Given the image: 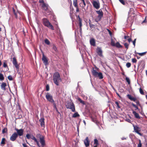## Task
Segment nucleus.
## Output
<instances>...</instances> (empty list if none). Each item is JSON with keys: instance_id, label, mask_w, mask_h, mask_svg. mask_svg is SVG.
Here are the masks:
<instances>
[{"instance_id": "obj_46", "label": "nucleus", "mask_w": 147, "mask_h": 147, "mask_svg": "<svg viewBox=\"0 0 147 147\" xmlns=\"http://www.w3.org/2000/svg\"><path fill=\"white\" fill-rule=\"evenodd\" d=\"M50 88L49 85L47 84L46 86V90L47 91H49V90Z\"/></svg>"}, {"instance_id": "obj_48", "label": "nucleus", "mask_w": 147, "mask_h": 147, "mask_svg": "<svg viewBox=\"0 0 147 147\" xmlns=\"http://www.w3.org/2000/svg\"><path fill=\"white\" fill-rule=\"evenodd\" d=\"M132 61L133 63H136L137 61V60L135 58H133L132 59Z\"/></svg>"}, {"instance_id": "obj_34", "label": "nucleus", "mask_w": 147, "mask_h": 147, "mask_svg": "<svg viewBox=\"0 0 147 147\" xmlns=\"http://www.w3.org/2000/svg\"><path fill=\"white\" fill-rule=\"evenodd\" d=\"M45 44L47 45H49L50 44L49 41L47 39H46L45 40Z\"/></svg>"}, {"instance_id": "obj_14", "label": "nucleus", "mask_w": 147, "mask_h": 147, "mask_svg": "<svg viewBox=\"0 0 147 147\" xmlns=\"http://www.w3.org/2000/svg\"><path fill=\"white\" fill-rule=\"evenodd\" d=\"M15 130L17 131V136H21L23 135L24 130L22 129H16Z\"/></svg>"}, {"instance_id": "obj_19", "label": "nucleus", "mask_w": 147, "mask_h": 147, "mask_svg": "<svg viewBox=\"0 0 147 147\" xmlns=\"http://www.w3.org/2000/svg\"><path fill=\"white\" fill-rule=\"evenodd\" d=\"M132 113L134 115L135 117L136 118L139 119H140V116L139 114L137 113L135 111H133L132 112Z\"/></svg>"}, {"instance_id": "obj_9", "label": "nucleus", "mask_w": 147, "mask_h": 147, "mask_svg": "<svg viewBox=\"0 0 147 147\" xmlns=\"http://www.w3.org/2000/svg\"><path fill=\"white\" fill-rule=\"evenodd\" d=\"M93 7L96 9H98L100 7V3L98 0L93 1L92 2Z\"/></svg>"}, {"instance_id": "obj_33", "label": "nucleus", "mask_w": 147, "mask_h": 147, "mask_svg": "<svg viewBox=\"0 0 147 147\" xmlns=\"http://www.w3.org/2000/svg\"><path fill=\"white\" fill-rule=\"evenodd\" d=\"M132 105L133 107H134L136 108V109H135V110H140L138 108V106L136 105L133 103L132 104Z\"/></svg>"}, {"instance_id": "obj_42", "label": "nucleus", "mask_w": 147, "mask_h": 147, "mask_svg": "<svg viewBox=\"0 0 147 147\" xmlns=\"http://www.w3.org/2000/svg\"><path fill=\"white\" fill-rule=\"evenodd\" d=\"M139 143L138 144L137 147H142V144L141 143V141L140 140H139Z\"/></svg>"}, {"instance_id": "obj_59", "label": "nucleus", "mask_w": 147, "mask_h": 147, "mask_svg": "<svg viewBox=\"0 0 147 147\" xmlns=\"http://www.w3.org/2000/svg\"><path fill=\"white\" fill-rule=\"evenodd\" d=\"M22 145L24 147H28L27 146L25 143L22 144Z\"/></svg>"}, {"instance_id": "obj_60", "label": "nucleus", "mask_w": 147, "mask_h": 147, "mask_svg": "<svg viewBox=\"0 0 147 147\" xmlns=\"http://www.w3.org/2000/svg\"><path fill=\"white\" fill-rule=\"evenodd\" d=\"M76 12H78L79 11V9L78 8V7H76Z\"/></svg>"}, {"instance_id": "obj_17", "label": "nucleus", "mask_w": 147, "mask_h": 147, "mask_svg": "<svg viewBox=\"0 0 147 147\" xmlns=\"http://www.w3.org/2000/svg\"><path fill=\"white\" fill-rule=\"evenodd\" d=\"M96 52L100 56H102V51L100 47H97L96 49Z\"/></svg>"}, {"instance_id": "obj_29", "label": "nucleus", "mask_w": 147, "mask_h": 147, "mask_svg": "<svg viewBox=\"0 0 147 147\" xmlns=\"http://www.w3.org/2000/svg\"><path fill=\"white\" fill-rule=\"evenodd\" d=\"M73 5L75 7H78L77 0H73Z\"/></svg>"}, {"instance_id": "obj_24", "label": "nucleus", "mask_w": 147, "mask_h": 147, "mask_svg": "<svg viewBox=\"0 0 147 147\" xmlns=\"http://www.w3.org/2000/svg\"><path fill=\"white\" fill-rule=\"evenodd\" d=\"M78 24L79 25V28L81 31L82 30V19H80V20H78Z\"/></svg>"}, {"instance_id": "obj_15", "label": "nucleus", "mask_w": 147, "mask_h": 147, "mask_svg": "<svg viewBox=\"0 0 147 147\" xmlns=\"http://www.w3.org/2000/svg\"><path fill=\"white\" fill-rule=\"evenodd\" d=\"M17 134L16 132H14L10 137V140L12 141H15L18 137Z\"/></svg>"}, {"instance_id": "obj_40", "label": "nucleus", "mask_w": 147, "mask_h": 147, "mask_svg": "<svg viewBox=\"0 0 147 147\" xmlns=\"http://www.w3.org/2000/svg\"><path fill=\"white\" fill-rule=\"evenodd\" d=\"M3 67H7L8 66L6 63V61L5 60L4 61V62L3 63Z\"/></svg>"}, {"instance_id": "obj_35", "label": "nucleus", "mask_w": 147, "mask_h": 147, "mask_svg": "<svg viewBox=\"0 0 147 147\" xmlns=\"http://www.w3.org/2000/svg\"><path fill=\"white\" fill-rule=\"evenodd\" d=\"M125 80L129 85L130 84V80L129 78L127 77H126L125 78Z\"/></svg>"}, {"instance_id": "obj_41", "label": "nucleus", "mask_w": 147, "mask_h": 147, "mask_svg": "<svg viewBox=\"0 0 147 147\" xmlns=\"http://www.w3.org/2000/svg\"><path fill=\"white\" fill-rule=\"evenodd\" d=\"M139 91L140 93L142 94V95H144V92L142 90V89L141 88H140L139 89Z\"/></svg>"}, {"instance_id": "obj_52", "label": "nucleus", "mask_w": 147, "mask_h": 147, "mask_svg": "<svg viewBox=\"0 0 147 147\" xmlns=\"http://www.w3.org/2000/svg\"><path fill=\"white\" fill-rule=\"evenodd\" d=\"M107 31L108 32L109 34L110 35H111L112 34V33L111 32L109 29H107Z\"/></svg>"}, {"instance_id": "obj_45", "label": "nucleus", "mask_w": 147, "mask_h": 147, "mask_svg": "<svg viewBox=\"0 0 147 147\" xmlns=\"http://www.w3.org/2000/svg\"><path fill=\"white\" fill-rule=\"evenodd\" d=\"M7 78L10 81L12 80H13V79L11 76H8Z\"/></svg>"}, {"instance_id": "obj_25", "label": "nucleus", "mask_w": 147, "mask_h": 147, "mask_svg": "<svg viewBox=\"0 0 147 147\" xmlns=\"http://www.w3.org/2000/svg\"><path fill=\"white\" fill-rule=\"evenodd\" d=\"M7 84L3 82L1 86V88L2 89L5 90V87L6 86Z\"/></svg>"}, {"instance_id": "obj_44", "label": "nucleus", "mask_w": 147, "mask_h": 147, "mask_svg": "<svg viewBox=\"0 0 147 147\" xmlns=\"http://www.w3.org/2000/svg\"><path fill=\"white\" fill-rule=\"evenodd\" d=\"M126 66L127 68H129L131 66V63H130L128 62L126 64Z\"/></svg>"}, {"instance_id": "obj_38", "label": "nucleus", "mask_w": 147, "mask_h": 147, "mask_svg": "<svg viewBox=\"0 0 147 147\" xmlns=\"http://www.w3.org/2000/svg\"><path fill=\"white\" fill-rule=\"evenodd\" d=\"M5 139L4 138H3L1 140V144H5Z\"/></svg>"}, {"instance_id": "obj_49", "label": "nucleus", "mask_w": 147, "mask_h": 147, "mask_svg": "<svg viewBox=\"0 0 147 147\" xmlns=\"http://www.w3.org/2000/svg\"><path fill=\"white\" fill-rule=\"evenodd\" d=\"M119 1L123 5H124L125 4V2L124 0H119Z\"/></svg>"}, {"instance_id": "obj_64", "label": "nucleus", "mask_w": 147, "mask_h": 147, "mask_svg": "<svg viewBox=\"0 0 147 147\" xmlns=\"http://www.w3.org/2000/svg\"><path fill=\"white\" fill-rule=\"evenodd\" d=\"M82 2L83 3L84 5V6H85L86 5V3H85V1H83Z\"/></svg>"}, {"instance_id": "obj_51", "label": "nucleus", "mask_w": 147, "mask_h": 147, "mask_svg": "<svg viewBox=\"0 0 147 147\" xmlns=\"http://www.w3.org/2000/svg\"><path fill=\"white\" fill-rule=\"evenodd\" d=\"M39 3H42V4L45 3H44V0H39Z\"/></svg>"}, {"instance_id": "obj_13", "label": "nucleus", "mask_w": 147, "mask_h": 147, "mask_svg": "<svg viewBox=\"0 0 147 147\" xmlns=\"http://www.w3.org/2000/svg\"><path fill=\"white\" fill-rule=\"evenodd\" d=\"M41 7L42 8V9L46 11H49V5L46 3L42 4L41 5Z\"/></svg>"}, {"instance_id": "obj_50", "label": "nucleus", "mask_w": 147, "mask_h": 147, "mask_svg": "<svg viewBox=\"0 0 147 147\" xmlns=\"http://www.w3.org/2000/svg\"><path fill=\"white\" fill-rule=\"evenodd\" d=\"M26 137L28 139H29L30 138V135L29 134H27L26 135Z\"/></svg>"}, {"instance_id": "obj_53", "label": "nucleus", "mask_w": 147, "mask_h": 147, "mask_svg": "<svg viewBox=\"0 0 147 147\" xmlns=\"http://www.w3.org/2000/svg\"><path fill=\"white\" fill-rule=\"evenodd\" d=\"M136 40V39H135L133 41V43L134 46H135V43Z\"/></svg>"}, {"instance_id": "obj_55", "label": "nucleus", "mask_w": 147, "mask_h": 147, "mask_svg": "<svg viewBox=\"0 0 147 147\" xmlns=\"http://www.w3.org/2000/svg\"><path fill=\"white\" fill-rule=\"evenodd\" d=\"M76 16L77 18V19L78 20H80V19H82L81 18H80L79 15H76Z\"/></svg>"}, {"instance_id": "obj_6", "label": "nucleus", "mask_w": 147, "mask_h": 147, "mask_svg": "<svg viewBox=\"0 0 147 147\" xmlns=\"http://www.w3.org/2000/svg\"><path fill=\"white\" fill-rule=\"evenodd\" d=\"M128 98L131 101H133L136 102L137 106H138L140 107H141V105L140 103L139 100H137L136 97H133L131 96V95L128 94L127 95Z\"/></svg>"}, {"instance_id": "obj_26", "label": "nucleus", "mask_w": 147, "mask_h": 147, "mask_svg": "<svg viewBox=\"0 0 147 147\" xmlns=\"http://www.w3.org/2000/svg\"><path fill=\"white\" fill-rule=\"evenodd\" d=\"M13 13L14 14V16H15L16 18V19L18 18V12L17 11H16L14 8H13Z\"/></svg>"}, {"instance_id": "obj_3", "label": "nucleus", "mask_w": 147, "mask_h": 147, "mask_svg": "<svg viewBox=\"0 0 147 147\" xmlns=\"http://www.w3.org/2000/svg\"><path fill=\"white\" fill-rule=\"evenodd\" d=\"M53 80L54 83L57 85H59V82L61 81L60 74L59 72H56L53 76Z\"/></svg>"}, {"instance_id": "obj_54", "label": "nucleus", "mask_w": 147, "mask_h": 147, "mask_svg": "<svg viewBox=\"0 0 147 147\" xmlns=\"http://www.w3.org/2000/svg\"><path fill=\"white\" fill-rule=\"evenodd\" d=\"M53 105L54 106V109H57V107L56 105V104L55 102H53Z\"/></svg>"}, {"instance_id": "obj_32", "label": "nucleus", "mask_w": 147, "mask_h": 147, "mask_svg": "<svg viewBox=\"0 0 147 147\" xmlns=\"http://www.w3.org/2000/svg\"><path fill=\"white\" fill-rule=\"evenodd\" d=\"M4 79V77L3 76V75L1 74L0 73V80L1 81H3Z\"/></svg>"}, {"instance_id": "obj_5", "label": "nucleus", "mask_w": 147, "mask_h": 147, "mask_svg": "<svg viewBox=\"0 0 147 147\" xmlns=\"http://www.w3.org/2000/svg\"><path fill=\"white\" fill-rule=\"evenodd\" d=\"M67 109L71 110L73 112L76 111L75 105L72 102H67L65 105Z\"/></svg>"}, {"instance_id": "obj_39", "label": "nucleus", "mask_w": 147, "mask_h": 147, "mask_svg": "<svg viewBox=\"0 0 147 147\" xmlns=\"http://www.w3.org/2000/svg\"><path fill=\"white\" fill-rule=\"evenodd\" d=\"M78 100L82 104H85V103L84 101L82 100V99L80 98H79L78 99Z\"/></svg>"}, {"instance_id": "obj_56", "label": "nucleus", "mask_w": 147, "mask_h": 147, "mask_svg": "<svg viewBox=\"0 0 147 147\" xmlns=\"http://www.w3.org/2000/svg\"><path fill=\"white\" fill-rule=\"evenodd\" d=\"M18 109L19 110L21 111V106H20V105L19 104H18Z\"/></svg>"}, {"instance_id": "obj_4", "label": "nucleus", "mask_w": 147, "mask_h": 147, "mask_svg": "<svg viewBox=\"0 0 147 147\" xmlns=\"http://www.w3.org/2000/svg\"><path fill=\"white\" fill-rule=\"evenodd\" d=\"M36 137L38 139H39L41 147H46L45 137L42 135L39 134L36 135Z\"/></svg>"}, {"instance_id": "obj_11", "label": "nucleus", "mask_w": 147, "mask_h": 147, "mask_svg": "<svg viewBox=\"0 0 147 147\" xmlns=\"http://www.w3.org/2000/svg\"><path fill=\"white\" fill-rule=\"evenodd\" d=\"M42 61H43V63L45 65H47L48 63V60L47 59L46 57L45 56L44 53L42 51Z\"/></svg>"}, {"instance_id": "obj_20", "label": "nucleus", "mask_w": 147, "mask_h": 147, "mask_svg": "<svg viewBox=\"0 0 147 147\" xmlns=\"http://www.w3.org/2000/svg\"><path fill=\"white\" fill-rule=\"evenodd\" d=\"M90 45L93 46H95L96 45L95 41L94 38H92L90 40Z\"/></svg>"}, {"instance_id": "obj_61", "label": "nucleus", "mask_w": 147, "mask_h": 147, "mask_svg": "<svg viewBox=\"0 0 147 147\" xmlns=\"http://www.w3.org/2000/svg\"><path fill=\"white\" fill-rule=\"evenodd\" d=\"M124 38L125 39H127L128 38H129V36H124Z\"/></svg>"}, {"instance_id": "obj_10", "label": "nucleus", "mask_w": 147, "mask_h": 147, "mask_svg": "<svg viewBox=\"0 0 147 147\" xmlns=\"http://www.w3.org/2000/svg\"><path fill=\"white\" fill-rule=\"evenodd\" d=\"M134 130L135 132L139 135L141 136H142V134L140 132V128L138 125H133Z\"/></svg>"}, {"instance_id": "obj_37", "label": "nucleus", "mask_w": 147, "mask_h": 147, "mask_svg": "<svg viewBox=\"0 0 147 147\" xmlns=\"http://www.w3.org/2000/svg\"><path fill=\"white\" fill-rule=\"evenodd\" d=\"M115 42L113 40V39H111V44L113 47H114L115 46Z\"/></svg>"}, {"instance_id": "obj_23", "label": "nucleus", "mask_w": 147, "mask_h": 147, "mask_svg": "<svg viewBox=\"0 0 147 147\" xmlns=\"http://www.w3.org/2000/svg\"><path fill=\"white\" fill-rule=\"evenodd\" d=\"M94 147H97L99 145L98 142L96 139H95L94 140Z\"/></svg>"}, {"instance_id": "obj_62", "label": "nucleus", "mask_w": 147, "mask_h": 147, "mask_svg": "<svg viewBox=\"0 0 147 147\" xmlns=\"http://www.w3.org/2000/svg\"><path fill=\"white\" fill-rule=\"evenodd\" d=\"M127 40L129 42H130L132 40L131 38H128L127 39Z\"/></svg>"}, {"instance_id": "obj_28", "label": "nucleus", "mask_w": 147, "mask_h": 147, "mask_svg": "<svg viewBox=\"0 0 147 147\" xmlns=\"http://www.w3.org/2000/svg\"><path fill=\"white\" fill-rule=\"evenodd\" d=\"M89 23L91 28H95V25L91 24V21L90 20L89 21Z\"/></svg>"}, {"instance_id": "obj_1", "label": "nucleus", "mask_w": 147, "mask_h": 147, "mask_svg": "<svg viewBox=\"0 0 147 147\" xmlns=\"http://www.w3.org/2000/svg\"><path fill=\"white\" fill-rule=\"evenodd\" d=\"M98 69L96 67L95 68H93L92 72L93 75L94 77L98 78L99 79H101L103 78V75L102 73H98L97 71V69Z\"/></svg>"}, {"instance_id": "obj_18", "label": "nucleus", "mask_w": 147, "mask_h": 147, "mask_svg": "<svg viewBox=\"0 0 147 147\" xmlns=\"http://www.w3.org/2000/svg\"><path fill=\"white\" fill-rule=\"evenodd\" d=\"M84 143L86 147H88L89 146L90 141L88 137H87L84 140Z\"/></svg>"}, {"instance_id": "obj_27", "label": "nucleus", "mask_w": 147, "mask_h": 147, "mask_svg": "<svg viewBox=\"0 0 147 147\" xmlns=\"http://www.w3.org/2000/svg\"><path fill=\"white\" fill-rule=\"evenodd\" d=\"M114 47L119 48L122 47V46L118 42H117L115 43Z\"/></svg>"}, {"instance_id": "obj_36", "label": "nucleus", "mask_w": 147, "mask_h": 147, "mask_svg": "<svg viewBox=\"0 0 147 147\" xmlns=\"http://www.w3.org/2000/svg\"><path fill=\"white\" fill-rule=\"evenodd\" d=\"M115 104L117 105V107L118 108L120 109V108H121V107H120V106L119 105V101H116L115 102Z\"/></svg>"}, {"instance_id": "obj_21", "label": "nucleus", "mask_w": 147, "mask_h": 147, "mask_svg": "<svg viewBox=\"0 0 147 147\" xmlns=\"http://www.w3.org/2000/svg\"><path fill=\"white\" fill-rule=\"evenodd\" d=\"M45 119L43 117H42L39 120V121L40 123V124L41 126H44L45 125Z\"/></svg>"}, {"instance_id": "obj_30", "label": "nucleus", "mask_w": 147, "mask_h": 147, "mask_svg": "<svg viewBox=\"0 0 147 147\" xmlns=\"http://www.w3.org/2000/svg\"><path fill=\"white\" fill-rule=\"evenodd\" d=\"M80 115L78 114V113L76 112L74 113L72 115V117L74 118H76L78 117H79Z\"/></svg>"}, {"instance_id": "obj_31", "label": "nucleus", "mask_w": 147, "mask_h": 147, "mask_svg": "<svg viewBox=\"0 0 147 147\" xmlns=\"http://www.w3.org/2000/svg\"><path fill=\"white\" fill-rule=\"evenodd\" d=\"M146 52H143V53H137L136 51L135 52V53L136 54H138V55H140L141 56H143L144 55H145L146 54Z\"/></svg>"}, {"instance_id": "obj_12", "label": "nucleus", "mask_w": 147, "mask_h": 147, "mask_svg": "<svg viewBox=\"0 0 147 147\" xmlns=\"http://www.w3.org/2000/svg\"><path fill=\"white\" fill-rule=\"evenodd\" d=\"M12 63L13 65L15 66L16 68L18 70L19 68V65L18 64L16 59L15 57L13 58Z\"/></svg>"}, {"instance_id": "obj_47", "label": "nucleus", "mask_w": 147, "mask_h": 147, "mask_svg": "<svg viewBox=\"0 0 147 147\" xmlns=\"http://www.w3.org/2000/svg\"><path fill=\"white\" fill-rule=\"evenodd\" d=\"M124 46H125L126 48L127 49L128 48L129 45L127 43H125L124 44Z\"/></svg>"}, {"instance_id": "obj_57", "label": "nucleus", "mask_w": 147, "mask_h": 147, "mask_svg": "<svg viewBox=\"0 0 147 147\" xmlns=\"http://www.w3.org/2000/svg\"><path fill=\"white\" fill-rule=\"evenodd\" d=\"M130 11L132 12V13H134V12L133 9V8H130Z\"/></svg>"}, {"instance_id": "obj_16", "label": "nucleus", "mask_w": 147, "mask_h": 147, "mask_svg": "<svg viewBox=\"0 0 147 147\" xmlns=\"http://www.w3.org/2000/svg\"><path fill=\"white\" fill-rule=\"evenodd\" d=\"M30 138L32 140H33L34 142H36V144L38 147H40L39 142L38 140L33 136H31Z\"/></svg>"}, {"instance_id": "obj_2", "label": "nucleus", "mask_w": 147, "mask_h": 147, "mask_svg": "<svg viewBox=\"0 0 147 147\" xmlns=\"http://www.w3.org/2000/svg\"><path fill=\"white\" fill-rule=\"evenodd\" d=\"M42 22L43 24L46 27H47L49 28L54 30V28L53 26L50 22L46 18H43L42 20Z\"/></svg>"}, {"instance_id": "obj_8", "label": "nucleus", "mask_w": 147, "mask_h": 147, "mask_svg": "<svg viewBox=\"0 0 147 147\" xmlns=\"http://www.w3.org/2000/svg\"><path fill=\"white\" fill-rule=\"evenodd\" d=\"M45 94V97L47 100L51 102H54V100L53 98L52 95L48 92L46 93Z\"/></svg>"}, {"instance_id": "obj_58", "label": "nucleus", "mask_w": 147, "mask_h": 147, "mask_svg": "<svg viewBox=\"0 0 147 147\" xmlns=\"http://www.w3.org/2000/svg\"><path fill=\"white\" fill-rule=\"evenodd\" d=\"M126 120V121H127L128 122H129V123H131V121L129 119H127Z\"/></svg>"}, {"instance_id": "obj_7", "label": "nucleus", "mask_w": 147, "mask_h": 147, "mask_svg": "<svg viewBox=\"0 0 147 147\" xmlns=\"http://www.w3.org/2000/svg\"><path fill=\"white\" fill-rule=\"evenodd\" d=\"M96 12L98 14V16L95 19L96 22H98L100 21L102 18L103 16V14L101 9L98 11H96Z\"/></svg>"}, {"instance_id": "obj_22", "label": "nucleus", "mask_w": 147, "mask_h": 147, "mask_svg": "<svg viewBox=\"0 0 147 147\" xmlns=\"http://www.w3.org/2000/svg\"><path fill=\"white\" fill-rule=\"evenodd\" d=\"M52 49L54 51V52H52L53 53L55 54L58 52V51L57 48L55 45H53Z\"/></svg>"}, {"instance_id": "obj_43", "label": "nucleus", "mask_w": 147, "mask_h": 147, "mask_svg": "<svg viewBox=\"0 0 147 147\" xmlns=\"http://www.w3.org/2000/svg\"><path fill=\"white\" fill-rule=\"evenodd\" d=\"M7 129L6 128H4L2 131V133L3 134H4L7 132Z\"/></svg>"}, {"instance_id": "obj_63", "label": "nucleus", "mask_w": 147, "mask_h": 147, "mask_svg": "<svg viewBox=\"0 0 147 147\" xmlns=\"http://www.w3.org/2000/svg\"><path fill=\"white\" fill-rule=\"evenodd\" d=\"M146 16L145 17V19L142 22V23H146Z\"/></svg>"}]
</instances>
